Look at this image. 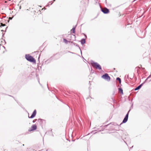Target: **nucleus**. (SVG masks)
<instances>
[{
  "instance_id": "5",
  "label": "nucleus",
  "mask_w": 151,
  "mask_h": 151,
  "mask_svg": "<svg viewBox=\"0 0 151 151\" xmlns=\"http://www.w3.org/2000/svg\"><path fill=\"white\" fill-rule=\"evenodd\" d=\"M101 10L104 14H107L109 12V9L106 7L103 9L101 8Z\"/></svg>"
},
{
  "instance_id": "21",
  "label": "nucleus",
  "mask_w": 151,
  "mask_h": 151,
  "mask_svg": "<svg viewBox=\"0 0 151 151\" xmlns=\"http://www.w3.org/2000/svg\"><path fill=\"white\" fill-rule=\"evenodd\" d=\"M109 125V124H108L107 125H106L105 126V127H106L107 126H108Z\"/></svg>"
},
{
  "instance_id": "3",
  "label": "nucleus",
  "mask_w": 151,
  "mask_h": 151,
  "mask_svg": "<svg viewBox=\"0 0 151 151\" xmlns=\"http://www.w3.org/2000/svg\"><path fill=\"white\" fill-rule=\"evenodd\" d=\"M130 111V109H129V111H128V112H127V114H126V115L125 117H124V119H123V121H122V123H121L120 124V125H119V126H120L122 124V123H125L126 122H127V121L128 120V118L129 114V112Z\"/></svg>"
},
{
  "instance_id": "11",
  "label": "nucleus",
  "mask_w": 151,
  "mask_h": 151,
  "mask_svg": "<svg viewBox=\"0 0 151 151\" xmlns=\"http://www.w3.org/2000/svg\"><path fill=\"white\" fill-rule=\"evenodd\" d=\"M118 89H119V91L120 92L122 93V94H123V89H122V88H118Z\"/></svg>"
},
{
  "instance_id": "17",
  "label": "nucleus",
  "mask_w": 151,
  "mask_h": 151,
  "mask_svg": "<svg viewBox=\"0 0 151 151\" xmlns=\"http://www.w3.org/2000/svg\"><path fill=\"white\" fill-rule=\"evenodd\" d=\"M55 0H54L52 2H49V3H51L50 5H52V3H53V2H54V1H55Z\"/></svg>"
},
{
  "instance_id": "20",
  "label": "nucleus",
  "mask_w": 151,
  "mask_h": 151,
  "mask_svg": "<svg viewBox=\"0 0 151 151\" xmlns=\"http://www.w3.org/2000/svg\"><path fill=\"white\" fill-rule=\"evenodd\" d=\"M114 126L118 125V124L116 123H114Z\"/></svg>"
},
{
  "instance_id": "12",
  "label": "nucleus",
  "mask_w": 151,
  "mask_h": 151,
  "mask_svg": "<svg viewBox=\"0 0 151 151\" xmlns=\"http://www.w3.org/2000/svg\"><path fill=\"white\" fill-rule=\"evenodd\" d=\"M116 80L119 81V83H121V79L119 77H117L116 78Z\"/></svg>"
},
{
  "instance_id": "25",
  "label": "nucleus",
  "mask_w": 151,
  "mask_h": 151,
  "mask_svg": "<svg viewBox=\"0 0 151 151\" xmlns=\"http://www.w3.org/2000/svg\"><path fill=\"white\" fill-rule=\"evenodd\" d=\"M81 53H82V52H81Z\"/></svg>"
},
{
  "instance_id": "9",
  "label": "nucleus",
  "mask_w": 151,
  "mask_h": 151,
  "mask_svg": "<svg viewBox=\"0 0 151 151\" xmlns=\"http://www.w3.org/2000/svg\"><path fill=\"white\" fill-rule=\"evenodd\" d=\"M38 121L40 122V124H41L42 123H43V122H45V121L44 119H38Z\"/></svg>"
},
{
  "instance_id": "2",
  "label": "nucleus",
  "mask_w": 151,
  "mask_h": 151,
  "mask_svg": "<svg viewBox=\"0 0 151 151\" xmlns=\"http://www.w3.org/2000/svg\"><path fill=\"white\" fill-rule=\"evenodd\" d=\"M93 66L96 69L100 70L101 69V65L98 63L94 62H92L91 63Z\"/></svg>"
},
{
  "instance_id": "18",
  "label": "nucleus",
  "mask_w": 151,
  "mask_h": 151,
  "mask_svg": "<svg viewBox=\"0 0 151 151\" xmlns=\"http://www.w3.org/2000/svg\"><path fill=\"white\" fill-rule=\"evenodd\" d=\"M13 18V17H9V20H12V19Z\"/></svg>"
},
{
  "instance_id": "1",
  "label": "nucleus",
  "mask_w": 151,
  "mask_h": 151,
  "mask_svg": "<svg viewBox=\"0 0 151 151\" xmlns=\"http://www.w3.org/2000/svg\"><path fill=\"white\" fill-rule=\"evenodd\" d=\"M26 59L28 61L31 62L35 63V60L29 54H26L25 55Z\"/></svg>"
},
{
  "instance_id": "26",
  "label": "nucleus",
  "mask_w": 151,
  "mask_h": 151,
  "mask_svg": "<svg viewBox=\"0 0 151 151\" xmlns=\"http://www.w3.org/2000/svg\"><path fill=\"white\" fill-rule=\"evenodd\" d=\"M24 144H23V146H24Z\"/></svg>"
},
{
  "instance_id": "10",
  "label": "nucleus",
  "mask_w": 151,
  "mask_h": 151,
  "mask_svg": "<svg viewBox=\"0 0 151 151\" xmlns=\"http://www.w3.org/2000/svg\"><path fill=\"white\" fill-rule=\"evenodd\" d=\"M81 43L82 45H83L86 43V40L85 39H82L81 41Z\"/></svg>"
},
{
  "instance_id": "28",
  "label": "nucleus",
  "mask_w": 151,
  "mask_h": 151,
  "mask_svg": "<svg viewBox=\"0 0 151 151\" xmlns=\"http://www.w3.org/2000/svg\"><path fill=\"white\" fill-rule=\"evenodd\" d=\"M9 1H11V0H9Z\"/></svg>"
},
{
  "instance_id": "13",
  "label": "nucleus",
  "mask_w": 151,
  "mask_h": 151,
  "mask_svg": "<svg viewBox=\"0 0 151 151\" xmlns=\"http://www.w3.org/2000/svg\"><path fill=\"white\" fill-rule=\"evenodd\" d=\"M76 29V27H74L72 29V30L73 31V33H75V30Z\"/></svg>"
},
{
  "instance_id": "16",
  "label": "nucleus",
  "mask_w": 151,
  "mask_h": 151,
  "mask_svg": "<svg viewBox=\"0 0 151 151\" xmlns=\"http://www.w3.org/2000/svg\"><path fill=\"white\" fill-rule=\"evenodd\" d=\"M1 26L0 27H4L5 26V24L2 23H0Z\"/></svg>"
},
{
  "instance_id": "15",
  "label": "nucleus",
  "mask_w": 151,
  "mask_h": 151,
  "mask_svg": "<svg viewBox=\"0 0 151 151\" xmlns=\"http://www.w3.org/2000/svg\"><path fill=\"white\" fill-rule=\"evenodd\" d=\"M151 77V75H150L147 78V79L145 80V82H146V81L149 78H150Z\"/></svg>"
},
{
  "instance_id": "23",
  "label": "nucleus",
  "mask_w": 151,
  "mask_h": 151,
  "mask_svg": "<svg viewBox=\"0 0 151 151\" xmlns=\"http://www.w3.org/2000/svg\"><path fill=\"white\" fill-rule=\"evenodd\" d=\"M21 9V6H20L19 7V9Z\"/></svg>"
},
{
  "instance_id": "6",
  "label": "nucleus",
  "mask_w": 151,
  "mask_h": 151,
  "mask_svg": "<svg viewBox=\"0 0 151 151\" xmlns=\"http://www.w3.org/2000/svg\"><path fill=\"white\" fill-rule=\"evenodd\" d=\"M31 128L32 129L30 128L28 129L29 132H31L35 130L37 128V125L35 124H33Z\"/></svg>"
},
{
  "instance_id": "24",
  "label": "nucleus",
  "mask_w": 151,
  "mask_h": 151,
  "mask_svg": "<svg viewBox=\"0 0 151 151\" xmlns=\"http://www.w3.org/2000/svg\"><path fill=\"white\" fill-rule=\"evenodd\" d=\"M151 81V79L149 81V82Z\"/></svg>"
},
{
  "instance_id": "8",
  "label": "nucleus",
  "mask_w": 151,
  "mask_h": 151,
  "mask_svg": "<svg viewBox=\"0 0 151 151\" xmlns=\"http://www.w3.org/2000/svg\"><path fill=\"white\" fill-rule=\"evenodd\" d=\"M144 83L145 82L140 84L139 86H138L135 88L134 89V90L136 91L139 89L141 88V87H142V86L144 84Z\"/></svg>"
},
{
  "instance_id": "4",
  "label": "nucleus",
  "mask_w": 151,
  "mask_h": 151,
  "mask_svg": "<svg viewBox=\"0 0 151 151\" xmlns=\"http://www.w3.org/2000/svg\"><path fill=\"white\" fill-rule=\"evenodd\" d=\"M101 78L108 81H109L110 80V78L107 73H105L103 75L101 76Z\"/></svg>"
},
{
  "instance_id": "7",
  "label": "nucleus",
  "mask_w": 151,
  "mask_h": 151,
  "mask_svg": "<svg viewBox=\"0 0 151 151\" xmlns=\"http://www.w3.org/2000/svg\"><path fill=\"white\" fill-rule=\"evenodd\" d=\"M36 114V110H35L33 111L31 116L30 117L28 116L29 118L32 119L34 118Z\"/></svg>"
},
{
  "instance_id": "22",
  "label": "nucleus",
  "mask_w": 151,
  "mask_h": 151,
  "mask_svg": "<svg viewBox=\"0 0 151 151\" xmlns=\"http://www.w3.org/2000/svg\"><path fill=\"white\" fill-rule=\"evenodd\" d=\"M70 52V53H71L72 54H74V53H73V52Z\"/></svg>"
},
{
  "instance_id": "27",
  "label": "nucleus",
  "mask_w": 151,
  "mask_h": 151,
  "mask_svg": "<svg viewBox=\"0 0 151 151\" xmlns=\"http://www.w3.org/2000/svg\"><path fill=\"white\" fill-rule=\"evenodd\" d=\"M47 150H46V151H47Z\"/></svg>"
},
{
  "instance_id": "14",
  "label": "nucleus",
  "mask_w": 151,
  "mask_h": 151,
  "mask_svg": "<svg viewBox=\"0 0 151 151\" xmlns=\"http://www.w3.org/2000/svg\"><path fill=\"white\" fill-rule=\"evenodd\" d=\"M63 41L66 44H67L68 42V41L65 39H63Z\"/></svg>"
},
{
  "instance_id": "19",
  "label": "nucleus",
  "mask_w": 151,
  "mask_h": 151,
  "mask_svg": "<svg viewBox=\"0 0 151 151\" xmlns=\"http://www.w3.org/2000/svg\"><path fill=\"white\" fill-rule=\"evenodd\" d=\"M37 120V119H34V120H33V121L32 122H33V123H35Z\"/></svg>"
}]
</instances>
